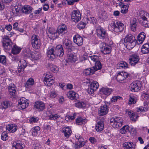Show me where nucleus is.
<instances>
[{
  "instance_id": "f8f14e48",
  "label": "nucleus",
  "mask_w": 149,
  "mask_h": 149,
  "mask_svg": "<svg viewBox=\"0 0 149 149\" xmlns=\"http://www.w3.org/2000/svg\"><path fill=\"white\" fill-rule=\"evenodd\" d=\"M81 15L80 12L77 10H73L72 13L71 19L72 21L75 22L79 21L81 19Z\"/></svg>"
},
{
  "instance_id": "5701e85b",
  "label": "nucleus",
  "mask_w": 149,
  "mask_h": 149,
  "mask_svg": "<svg viewBox=\"0 0 149 149\" xmlns=\"http://www.w3.org/2000/svg\"><path fill=\"white\" fill-rule=\"evenodd\" d=\"M67 97L72 100H77L79 97L78 94L74 91H70L67 94Z\"/></svg>"
},
{
  "instance_id": "6ab92c4d",
  "label": "nucleus",
  "mask_w": 149,
  "mask_h": 149,
  "mask_svg": "<svg viewBox=\"0 0 149 149\" xmlns=\"http://www.w3.org/2000/svg\"><path fill=\"white\" fill-rule=\"evenodd\" d=\"M73 41L74 42L79 46L82 45L83 44V38L79 35H76L74 36Z\"/></svg>"
},
{
  "instance_id": "ea45409f",
  "label": "nucleus",
  "mask_w": 149,
  "mask_h": 149,
  "mask_svg": "<svg viewBox=\"0 0 149 149\" xmlns=\"http://www.w3.org/2000/svg\"><path fill=\"white\" fill-rule=\"evenodd\" d=\"M123 4L122 6H121V13L125 14L127 13L128 11V8H129V6L128 4H125V3H121Z\"/></svg>"
},
{
  "instance_id": "8fccbe9b",
  "label": "nucleus",
  "mask_w": 149,
  "mask_h": 149,
  "mask_svg": "<svg viewBox=\"0 0 149 149\" xmlns=\"http://www.w3.org/2000/svg\"><path fill=\"white\" fill-rule=\"evenodd\" d=\"M45 84L49 86H50L52 85L54 83V80L53 79L48 80L44 81Z\"/></svg>"
},
{
  "instance_id": "69168bd1",
  "label": "nucleus",
  "mask_w": 149,
  "mask_h": 149,
  "mask_svg": "<svg viewBox=\"0 0 149 149\" xmlns=\"http://www.w3.org/2000/svg\"><path fill=\"white\" fill-rule=\"evenodd\" d=\"M57 94V93L55 91H52L51 92L50 97H51L53 98L56 97Z\"/></svg>"
},
{
  "instance_id": "a878e982",
  "label": "nucleus",
  "mask_w": 149,
  "mask_h": 149,
  "mask_svg": "<svg viewBox=\"0 0 149 149\" xmlns=\"http://www.w3.org/2000/svg\"><path fill=\"white\" fill-rule=\"evenodd\" d=\"M16 87L13 84H10L8 87V91L10 94L12 96L16 95Z\"/></svg>"
},
{
  "instance_id": "0eeeda50",
  "label": "nucleus",
  "mask_w": 149,
  "mask_h": 149,
  "mask_svg": "<svg viewBox=\"0 0 149 149\" xmlns=\"http://www.w3.org/2000/svg\"><path fill=\"white\" fill-rule=\"evenodd\" d=\"M130 87L132 91L137 92L141 88V83L139 81H133L130 84Z\"/></svg>"
},
{
  "instance_id": "a211bd4d",
  "label": "nucleus",
  "mask_w": 149,
  "mask_h": 149,
  "mask_svg": "<svg viewBox=\"0 0 149 149\" xmlns=\"http://www.w3.org/2000/svg\"><path fill=\"white\" fill-rule=\"evenodd\" d=\"M63 55L64 51L62 46L61 45L57 46L55 48V55L56 57L58 56L62 57Z\"/></svg>"
},
{
  "instance_id": "49530a36",
  "label": "nucleus",
  "mask_w": 149,
  "mask_h": 149,
  "mask_svg": "<svg viewBox=\"0 0 149 149\" xmlns=\"http://www.w3.org/2000/svg\"><path fill=\"white\" fill-rule=\"evenodd\" d=\"M34 83V79L32 78H30L27 80L25 84V86L26 88H29L33 85Z\"/></svg>"
},
{
  "instance_id": "338daca9",
  "label": "nucleus",
  "mask_w": 149,
  "mask_h": 149,
  "mask_svg": "<svg viewBox=\"0 0 149 149\" xmlns=\"http://www.w3.org/2000/svg\"><path fill=\"white\" fill-rule=\"evenodd\" d=\"M101 15L102 16V18L103 19H105L108 16V15L105 11H104L101 13Z\"/></svg>"
},
{
  "instance_id": "6e6552de",
  "label": "nucleus",
  "mask_w": 149,
  "mask_h": 149,
  "mask_svg": "<svg viewBox=\"0 0 149 149\" xmlns=\"http://www.w3.org/2000/svg\"><path fill=\"white\" fill-rule=\"evenodd\" d=\"M139 60V57L137 54L131 55L129 59V63L132 66H134L138 63Z\"/></svg>"
},
{
  "instance_id": "f257e3e1",
  "label": "nucleus",
  "mask_w": 149,
  "mask_h": 149,
  "mask_svg": "<svg viewBox=\"0 0 149 149\" xmlns=\"http://www.w3.org/2000/svg\"><path fill=\"white\" fill-rule=\"evenodd\" d=\"M88 59L89 61H92L95 62V65L91 68H87L85 69L84 71V73L86 75H89L93 74L95 71L98 70H100L102 67L99 59V57L95 55L89 56Z\"/></svg>"
},
{
  "instance_id": "09e8293b",
  "label": "nucleus",
  "mask_w": 149,
  "mask_h": 149,
  "mask_svg": "<svg viewBox=\"0 0 149 149\" xmlns=\"http://www.w3.org/2000/svg\"><path fill=\"white\" fill-rule=\"evenodd\" d=\"M10 105V102L8 100H4L1 103V107L4 109L7 108Z\"/></svg>"
},
{
  "instance_id": "a19ab883",
  "label": "nucleus",
  "mask_w": 149,
  "mask_h": 149,
  "mask_svg": "<svg viewBox=\"0 0 149 149\" xmlns=\"http://www.w3.org/2000/svg\"><path fill=\"white\" fill-rule=\"evenodd\" d=\"M40 130V128L39 126H36L33 128L31 130L32 135L34 136H36Z\"/></svg>"
},
{
  "instance_id": "c85d7f7f",
  "label": "nucleus",
  "mask_w": 149,
  "mask_h": 149,
  "mask_svg": "<svg viewBox=\"0 0 149 149\" xmlns=\"http://www.w3.org/2000/svg\"><path fill=\"white\" fill-rule=\"evenodd\" d=\"M22 53V56L25 58L29 57L31 56L32 53L31 50L28 48L24 49Z\"/></svg>"
},
{
  "instance_id": "680f3d73",
  "label": "nucleus",
  "mask_w": 149,
  "mask_h": 149,
  "mask_svg": "<svg viewBox=\"0 0 149 149\" xmlns=\"http://www.w3.org/2000/svg\"><path fill=\"white\" fill-rule=\"evenodd\" d=\"M8 135L5 132H3L1 135V139L3 141H6L8 139Z\"/></svg>"
},
{
  "instance_id": "ddd939ff",
  "label": "nucleus",
  "mask_w": 149,
  "mask_h": 149,
  "mask_svg": "<svg viewBox=\"0 0 149 149\" xmlns=\"http://www.w3.org/2000/svg\"><path fill=\"white\" fill-rule=\"evenodd\" d=\"M29 104V102L28 100L26 101L25 98H22L20 100L18 107L20 109H24L28 106Z\"/></svg>"
},
{
  "instance_id": "864d4df0",
  "label": "nucleus",
  "mask_w": 149,
  "mask_h": 149,
  "mask_svg": "<svg viewBox=\"0 0 149 149\" xmlns=\"http://www.w3.org/2000/svg\"><path fill=\"white\" fill-rule=\"evenodd\" d=\"M52 75L51 73L49 72H47L45 74V77L44 79V81H46L48 80H50L51 79H53L52 78Z\"/></svg>"
},
{
  "instance_id": "c756f323",
  "label": "nucleus",
  "mask_w": 149,
  "mask_h": 149,
  "mask_svg": "<svg viewBox=\"0 0 149 149\" xmlns=\"http://www.w3.org/2000/svg\"><path fill=\"white\" fill-rule=\"evenodd\" d=\"M104 127V122L102 121H98L96 125L95 129L97 132L102 131L103 130Z\"/></svg>"
},
{
  "instance_id": "4468645a",
  "label": "nucleus",
  "mask_w": 149,
  "mask_h": 149,
  "mask_svg": "<svg viewBox=\"0 0 149 149\" xmlns=\"http://www.w3.org/2000/svg\"><path fill=\"white\" fill-rule=\"evenodd\" d=\"M129 75V74L125 72H119L116 77L117 80L118 81L121 82L122 81L127 78Z\"/></svg>"
},
{
  "instance_id": "58836bf2",
  "label": "nucleus",
  "mask_w": 149,
  "mask_h": 149,
  "mask_svg": "<svg viewBox=\"0 0 149 149\" xmlns=\"http://www.w3.org/2000/svg\"><path fill=\"white\" fill-rule=\"evenodd\" d=\"M21 50V48L16 45L13 46L12 50V54H17L19 53Z\"/></svg>"
},
{
  "instance_id": "9b49d317",
  "label": "nucleus",
  "mask_w": 149,
  "mask_h": 149,
  "mask_svg": "<svg viewBox=\"0 0 149 149\" xmlns=\"http://www.w3.org/2000/svg\"><path fill=\"white\" fill-rule=\"evenodd\" d=\"M101 52L104 54H109L111 52L112 48L110 46L107 45L106 43L103 42L101 44Z\"/></svg>"
},
{
  "instance_id": "4c0bfd02",
  "label": "nucleus",
  "mask_w": 149,
  "mask_h": 149,
  "mask_svg": "<svg viewBox=\"0 0 149 149\" xmlns=\"http://www.w3.org/2000/svg\"><path fill=\"white\" fill-rule=\"evenodd\" d=\"M87 120L85 118H83L81 117H78L76 120V123L78 125H81L85 124L87 122Z\"/></svg>"
},
{
  "instance_id": "e2e57ef3",
  "label": "nucleus",
  "mask_w": 149,
  "mask_h": 149,
  "mask_svg": "<svg viewBox=\"0 0 149 149\" xmlns=\"http://www.w3.org/2000/svg\"><path fill=\"white\" fill-rule=\"evenodd\" d=\"M138 22L136 19L133 18L132 19L130 22V25H137Z\"/></svg>"
},
{
  "instance_id": "052dcab7",
  "label": "nucleus",
  "mask_w": 149,
  "mask_h": 149,
  "mask_svg": "<svg viewBox=\"0 0 149 149\" xmlns=\"http://www.w3.org/2000/svg\"><path fill=\"white\" fill-rule=\"evenodd\" d=\"M31 56L32 58H34L36 60H37L39 58L38 53L37 52L32 53Z\"/></svg>"
},
{
  "instance_id": "e433bc0d",
  "label": "nucleus",
  "mask_w": 149,
  "mask_h": 149,
  "mask_svg": "<svg viewBox=\"0 0 149 149\" xmlns=\"http://www.w3.org/2000/svg\"><path fill=\"white\" fill-rule=\"evenodd\" d=\"M141 51L143 54H148L149 53V45L146 43L143 45L141 47Z\"/></svg>"
},
{
  "instance_id": "4be33fe9",
  "label": "nucleus",
  "mask_w": 149,
  "mask_h": 149,
  "mask_svg": "<svg viewBox=\"0 0 149 149\" xmlns=\"http://www.w3.org/2000/svg\"><path fill=\"white\" fill-rule=\"evenodd\" d=\"M34 108L39 111H42L45 108V103L41 101H37L35 103Z\"/></svg>"
},
{
  "instance_id": "2eb2a0df",
  "label": "nucleus",
  "mask_w": 149,
  "mask_h": 149,
  "mask_svg": "<svg viewBox=\"0 0 149 149\" xmlns=\"http://www.w3.org/2000/svg\"><path fill=\"white\" fill-rule=\"evenodd\" d=\"M63 42V46L65 48L71 50L74 47L72 45V41L68 39L64 38Z\"/></svg>"
},
{
  "instance_id": "bf43d9fd",
  "label": "nucleus",
  "mask_w": 149,
  "mask_h": 149,
  "mask_svg": "<svg viewBox=\"0 0 149 149\" xmlns=\"http://www.w3.org/2000/svg\"><path fill=\"white\" fill-rule=\"evenodd\" d=\"M24 69L21 67H19L17 70H16V73L18 75L21 76L23 73Z\"/></svg>"
},
{
  "instance_id": "603ef678",
  "label": "nucleus",
  "mask_w": 149,
  "mask_h": 149,
  "mask_svg": "<svg viewBox=\"0 0 149 149\" xmlns=\"http://www.w3.org/2000/svg\"><path fill=\"white\" fill-rule=\"evenodd\" d=\"M0 63L4 65L6 64V57L5 56H0Z\"/></svg>"
},
{
  "instance_id": "9d476101",
  "label": "nucleus",
  "mask_w": 149,
  "mask_h": 149,
  "mask_svg": "<svg viewBox=\"0 0 149 149\" xmlns=\"http://www.w3.org/2000/svg\"><path fill=\"white\" fill-rule=\"evenodd\" d=\"M3 47L6 49H10L11 45L10 40L8 36H4L3 38V40L2 41Z\"/></svg>"
},
{
  "instance_id": "f3484780",
  "label": "nucleus",
  "mask_w": 149,
  "mask_h": 149,
  "mask_svg": "<svg viewBox=\"0 0 149 149\" xmlns=\"http://www.w3.org/2000/svg\"><path fill=\"white\" fill-rule=\"evenodd\" d=\"M13 149H23L24 145L20 140L14 141L12 143Z\"/></svg>"
},
{
  "instance_id": "7ed1b4c3",
  "label": "nucleus",
  "mask_w": 149,
  "mask_h": 149,
  "mask_svg": "<svg viewBox=\"0 0 149 149\" xmlns=\"http://www.w3.org/2000/svg\"><path fill=\"white\" fill-rule=\"evenodd\" d=\"M110 26L111 29L116 32L122 31L124 28V24L120 21H114L111 23Z\"/></svg>"
},
{
  "instance_id": "3c124183",
  "label": "nucleus",
  "mask_w": 149,
  "mask_h": 149,
  "mask_svg": "<svg viewBox=\"0 0 149 149\" xmlns=\"http://www.w3.org/2000/svg\"><path fill=\"white\" fill-rule=\"evenodd\" d=\"M60 116L58 114H51L49 116V119L51 120H55L58 118Z\"/></svg>"
},
{
  "instance_id": "39448f33",
  "label": "nucleus",
  "mask_w": 149,
  "mask_h": 149,
  "mask_svg": "<svg viewBox=\"0 0 149 149\" xmlns=\"http://www.w3.org/2000/svg\"><path fill=\"white\" fill-rule=\"evenodd\" d=\"M123 120L120 117H114L111 118L110 123L111 125L115 128H118L122 125Z\"/></svg>"
},
{
  "instance_id": "5fc2aeb1",
  "label": "nucleus",
  "mask_w": 149,
  "mask_h": 149,
  "mask_svg": "<svg viewBox=\"0 0 149 149\" xmlns=\"http://www.w3.org/2000/svg\"><path fill=\"white\" fill-rule=\"evenodd\" d=\"M86 25V23L84 22H80L77 25V27L80 29H83L85 28Z\"/></svg>"
},
{
  "instance_id": "de8ad7c7",
  "label": "nucleus",
  "mask_w": 149,
  "mask_h": 149,
  "mask_svg": "<svg viewBox=\"0 0 149 149\" xmlns=\"http://www.w3.org/2000/svg\"><path fill=\"white\" fill-rule=\"evenodd\" d=\"M89 86L96 91L98 88L99 84L97 81H93L91 83Z\"/></svg>"
},
{
  "instance_id": "72a5a7b5",
  "label": "nucleus",
  "mask_w": 149,
  "mask_h": 149,
  "mask_svg": "<svg viewBox=\"0 0 149 149\" xmlns=\"http://www.w3.org/2000/svg\"><path fill=\"white\" fill-rule=\"evenodd\" d=\"M134 144L132 142H128L123 144L124 149H134Z\"/></svg>"
},
{
  "instance_id": "37998d69",
  "label": "nucleus",
  "mask_w": 149,
  "mask_h": 149,
  "mask_svg": "<svg viewBox=\"0 0 149 149\" xmlns=\"http://www.w3.org/2000/svg\"><path fill=\"white\" fill-rule=\"evenodd\" d=\"M27 66V63L26 61L22 59L19 61L18 63V66L19 67H21L23 68V69H24Z\"/></svg>"
},
{
  "instance_id": "f704fd0d",
  "label": "nucleus",
  "mask_w": 149,
  "mask_h": 149,
  "mask_svg": "<svg viewBox=\"0 0 149 149\" xmlns=\"http://www.w3.org/2000/svg\"><path fill=\"white\" fill-rule=\"evenodd\" d=\"M147 13H145L143 11H140L137 12V18L139 21L141 19L146 17V16L147 15Z\"/></svg>"
},
{
  "instance_id": "473e14b6",
  "label": "nucleus",
  "mask_w": 149,
  "mask_h": 149,
  "mask_svg": "<svg viewBox=\"0 0 149 149\" xmlns=\"http://www.w3.org/2000/svg\"><path fill=\"white\" fill-rule=\"evenodd\" d=\"M101 93L106 95L107 96L109 95L112 91V90L111 88H103L100 91Z\"/></svg>"
},
{
  "instance_id": "c9c22d12",
  "label": "nucleus",
  "mask_w": 149,
  "mask_h": 149,
  "mask_svg": "<svg viewBox=\"0 0 149 149\" xmlns=\"http://www.w3.org/2000/svg\"><path fill=\"white\" fill-rule=\"evenodd\" d=\"M141 25L145 27H149V21L146 17L139 21Z\"/></svg>"
},
{
  "instance_id": "b1692460",
  "label": "nucleus",
  "mask_w": 149,
  "mask_h": 149,
  "mask_svg": "<svg viewBox=\"0 0 149 149\" xmlns=\"http://www.w3.org/2000/svg\"><path fill=\"white\" fill-rule=\"evenodd\" d=\"M47 53L48 57L52 60L56 58L54 50L53 48H49L47 50Z\"/></svg>"
},
{
  "instance_id": "aec40b11",
  "label": "nucleus",
  "mask_w": 149,
  "mask_h": 149,
  "mask_svg": "<svg viewBox=\"0 0 149 149\" xmlns=\"http://www.w3.org/2000/svg\"><path fill=\"white\" fill-rule=\"evenodd\" d=\"M48 32L50 34L48 36L51 39H56L58 37V33H57V30L52 28H49L48 29Z\"/></svg>"
},
{
  "instance_id": "1a4fd4ad",
  "label": "nucleus",
  "mask_w": 149,
  "mask_h": 149,
  "mask_svg": "<svg viewBox=\"0 0 149 149\" xmlns=\"http://www.w3.org/2000/svg\"><path fill=\"white\" fill-rule=\"evenodd\" d=\"M67 32V27L65 24H63L60 25L58 27L57 30V33L58 35L60 36L63 37L64 36Z\"/></svg>"
},
{
  "instance_id": "f03ea898",
  "label": "nucleus",
  "mask_w": 149,
  "mask_h": 149,
  "mask_svg": "<svg viewBox=\"0 0 149 149\" xmlns=\"http://www.w3.org/2000/svg\"><path fill=\"white\" fill-rule=\"evenodd\" d=\"M124 45L128 49L133 48L136 45L135 37L131 34L127 35L124 39Z\"/></svg>"
},
{
  "instance_id": "7c9ffc66",
  "label": "nucleus",
  "mask_w": 149,
  "mask_h": 149,
  "mask_svg": "<svg viewBox=\"0 0 149 149\" xmlns=\"http://www.w3.org/2000/svg\"><path fill=\"white\" fill-rule=\"evenodd\" d=\"M6 130L12 133L15 132L17 130V126L15 124H10L6 127Z\"/></svg>"
},
{
  "instance_id": "393cba45",
  "label": "nucleus",
  "mask_w": 149,
  "mask_h": 149,
  "mask_svg": "<svg viewBox=\"0 0 149 149\" xmlns=\"http://www.w3.org/2000/svg\"><path fill=\"white\" fill-rule=\"evenodd\" d=\"M146 34L143 32L140 33L137 36V42L138 45L142 44L146 38Z\"/></svg>"
},
{
  "instance_id": "c03bdc74",
  "label": "nucleus",
  "mask_w": 149,
  "mask_h": 149,
  "mask_svg": "<svg viewBox=\"0 0 149 149\" xmlns=\"http://www.w3.org/2000/svg\"><path fill=\"white\" fill-rule=\"evenodd\" d=\"M130 127L128 125L124 126L120 130V132L122 134H125L129 131Z\"/></svg>"
},
{
  "instance_id": "bb28decb",
  "label": "nucleus",
  "mask_w": 149,
  "mask_h": 149,
  "mask_svg": "<svg viewBox=\"0 0 149 149\" xmlns=\"http://www.w3.org/2000/svg\"><path fill=\"white\" fill-rule=\"evenodd\" d=\"M62 132L64 133V136L67 138H69L71 135L72 131L70 128L68 127H65L62 130Z\"/></svg>"
},
{
  "instance_id": "dca6fc26",
  "label": "nucleus",
  "mask_w": 149,
  "mask_h": 149,
  "mask_svg": "<svg viewBox=\"0 0 149 149\" xmlns=\"http://www.w3.org/2000/svg\"><path fill=\"white\" fill-rule=\"evenodd\" d=\"M13 149H23L24 145L20 140L14 141L12 143Z\"/></svg>"
},
{
  "instance_id": "774afa93",
  "label": "nucleus",
  "mask_w": 149,
  "mask_h": 149,
  "mask_svg": "<svg viewBox=\"0 0 149 149\" xmlns=\"http://www.w3.org/2000/svg\"><path fill=\"white\" fill-rule=\"evenodd\" d=\"M136 102V101L135 100L134 98L130 97V98L129 100V104H134Z\"/></svg>"
},
{
  "instance_id": "a18cd8bd",
  "label": "nucleus",
  "mask_w": 149,
  "mask_h": 149,
  "mask_svg": "<svg viewBox=\"0 0 149 149\" xmlns=\"http://www.w3.org/2000/svg\"><path fill=\"white\" fill-rule=\"evenodd\" d=\"M86 105L85 103L82 101H77L75 104V106L79 108H84L86 107Z\"/></svg>"
},
{
  "instance_id": "13d9d810",
  "label": "nucleus",
  "mask_w": 149,
  "mask_h": 149,
  "mask_svg": "<svg viewBox=\"0 0 149 149\" xmlns=\"http://www.w3.org/2000/svg\"><path fill=\"white\" fill-rule=\"evenodd\" d=\"M138 117L136 113H132V116H130V118L131 120L136 121Z\"/></svg>"
},
{
  "instance_id": "412c9836",
  "label": "nucleus",
  "mask_w": 149,
  "mask_h": 149,
  "mask_svg": "<svg viewBox=\"0 0 149 149\" xmlns=\"http://www.w3.org/2000/svg\"><path fill=\"white\" fill-rule=\"evenodd\" d=\"M108 111V107L106 104H104L100 107L98 113L100 116H102L107 113Z\"/></svg>"
},
{
  "instance_id": "0e129e2a",
  "label": "nucleus",
  "mask_w": 149,
  "mask_h": 149,
  "mask_svg": "<svg viewBox=\"0 0 149 149\" xmlns=\"http://www.w3.org/2000/svg\"><path fill=\"white\" fill-rule=\"evenodd\" d=\"M38 118L37 117L35 118L34 117H32L30 118L29 121L30 123H33L37 122L38 120Z\"/></svg>"
},
{
  "instance_id": "2f4dec72",
  "label": "nucleus",
  "mask_w": 149,
  "mask_h": 149,
  "mask_svg": "<svg viewBox=\"0 0 149 149\" xmlns=\"http://www.w3.org/2000/svg\"><path fill=\"white\" fill-rule=\"evenodd\" d=\"M33 9V8L29 5H25L22 9V12L26 14L31 13Z\"/></svg>"
},
{
  "instance_id": "4d7b16f0",
  "label": "nucleus",
  "mask_w": 149,
  "mask_h": 149,
  "mask_svg": "<svg viewBox=\"0 0 149 149\" xmlns=\"http://www.w3.org/2000/svg\"><path fill=\"white\" fill-rule=\"evenodd\" d=\"M119 67L121 68H127L128 67V65L127 63L125 62L122 61V62L121 63L119 64Z\"/></svg>"
},
{
  "instance_id": "6e6d98bb",
  "label": "nucleus",
  "mask_w": 149,
  "mask_h": 149,
  "mask_svg": "<svg viewBox=\"0 0 149 149\" xmlns=\"http://www.w3.org/2000/svg\"><path fill=\"white\" fill-rule=\"evenodd\" d=\"M121 98V97L119 96H114L111 98L110 102L113 103L116 102L118 99H120Z\"/></svg>"
},
{
  "instance_id": "423d86ee",
  "label": "nucleus",
  "mask_w": 149,
  "mask_h": 149,
  "mask_svg": "<svg viewBox=\"0 0 149 149\" xmlns=\"http://www.w3.org/2000/svg\"><path fill=\"white\" fill-rule=\"evenodd\" d=\"M96 31L97 36L100 39H104L107 38L106 31L101 26H98L96 28Z\"/></svg>"
},
{
  "instance_id": "79ce46f5",
  "label": "nucleus",
  "mask_w": 149,
  "mask_h": 149,
  "mask_svg": "<svg viewBox=\"0 0 149 149\" xmlns=\"http://www.w3.org/2000/svg\"><path fill=\"white\" fill-rule=\"evenodd\" d=\"M48 66L51 71L54 73H57L59 70L58 68L56 65L53 64H49Z\"/></svg>"
},
{
  "instance_id": "cd10ccee",
  "label": "nucleus",
  "mask_w": 149,
  "mask_h": 149,
  "mask_svg": "<svg viewBox=\"0 0 149 149\" xmlns=\"http://www.w3.org/2000/svg\"><path fill=\"white\" fill-rule=\"evenodd\" d=\"M67 57L68 61L71 62H74L77 60L76 56L69 51L67 52Z\"/></svg>"
},
{
  "instance_id": "20e7f679",
  "label": "nucleus",
  "mask_w": 149,
  "mask_h": 149,
  "mask_svg": "<svg viewBox=\"0 0 149 149\" xmlns=\"http://www.w3.org/2000/svg\"><path fill=\"white\" fill-rule=\"evenodd\" d=\"M30 42L33 47L36 49H39L41 46V41L38 36L33 35L31 38Z\"/></svg>"
}]
</instances>
